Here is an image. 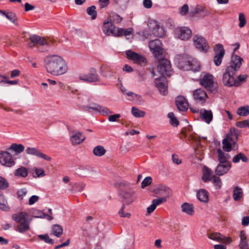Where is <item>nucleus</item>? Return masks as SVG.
Wrapping results in <instances>:
<instances>
[{
	"mask_svg": "<svg viewBox=\"0 0 249 249\" xmlns=\"http://www.w3.org/2000/svg\"><path fill=\"white\" fill-rule=\"evenodd\" d=\"M44 62L47 71L54 76L63 74L68 71L65 61L59 55L48 56L45 57Z\"/></svg>",
	"mask_w": 249,
	"mask_h": 249,
	"instance_id": "nucleus-1",
	"label": "nucleus"
},
{
	"mask_svg": "<svg viewBox=\"0 0 249 249\" xmlns=\"http://www.w3.org/2000/svg\"><path fill=\"white\" fill-rule=\"evenodd\" d=\"M175 62L177 67L183 71H191L196 72L200 70L199 62L186 54L178 55L175 58Z\"/></svg>",
	"mask_w": 249,
	"mask_h": 249,
	"instance_id": "nucleus-2",
	"label": "nucleus"
},
{
	"mask_svg": "<svg viewBox=\"0 0 249 249\" xmlns=\"http://www.w3.org/2000/svg\"><path fill=\"white\" fill-rule=\"evenodd\" d=\"M238 139V132L235 128H231L222 141V148L229 152L238 148L237 142Z\"/></svg>",
	"mask_w": 249,
	"mask_h": 249,
	"instance_id": "nucleus-3",
	"label": "nucleus"
},
{
	"mask_svg": "<svg viewBox=\"0 0 249 249\" xmlns=\"http://www.w3.org/2000/svg\"><path fill=\"white\" fill-rule=\"evenodd\" d=\"M243 59L238 55H233L231 57V64L227 67L223 74V78H234L236 73L239 70Z\"/></svg>",
	"mask_w": 249,
	"mask_h": 249,
	"instance_id": "nucleus-4",
	"label": "nucleus"
},
{
	"mask_svg": "<svg viewBox=\"0 0 249 249\" xmlns=\"http://www.w3.org/2000/svg\"><path fill=\"white\" fill-rule=\"evenodd\" d=\"M157 70L160 74V77L159 78L169 77L174 73L170 61L166 59H163L159 62Z\"/></svg>",
	"mask_w": 249,
	"mask_h": 249,
	"instance_id": "nucleus-5",
	"label": "nucleus"
},
{
	"mask_svg": "<svg viewBox=\"0 0 249 249\" xmlns=\"http://www.w3.org/2000/svg\"><path fill=\"white\" fill-rule=\"evenodd\" d=\"M29 39L31 42L29 44L30 47L32 48L34 45L38 44L40 46L38 48L39 51L44 52L48 50L49 44L45 39L37 36L32 35L30 36Z\"/></svg>",
	"mask_w": 249,
	"mask_h": 249,
	"instance_id": "nucleus-6",
	"label": "nucleus"
},
{
	"mask_svg": "<svg viewBox=\"0 0 249 249\" xmlns=\"http://www.w3.org/2000/svg\"><path fill=\"white\" fill-rule=\"evenodd\" d=\"M0 164L6 167H11L15 165L13 156L7 149L0 151Z\"/></svg>",
	"mask_w": 249,
	"mask_h": 249,
	"instance_id": "nucleus-7",
	"label": "nucleus"
},
{
	"mask_svg": "<svg viewBox=\"0 0 249 249\" xmlns=\"http://www.w3.org/2000/svg\"><path fill=\"white\" fill-rule=\"evenodd\" d=\"M125 53L127 58L133 61L135 64L142 66L147 63V60L144 56L133 52L131 50L126 51Z\"/></svg>",
	"mask_w": 249,
	"mask_h": 249,
	"instance_id": "nucleus-8",
	"label": "nucleus"
},
{
	"mask_svg": "<svg viewBox=\"0 0 249 249\" xmlns=\"http://www.w3.org/2000/svg\"><path fill=\"white\" fill-rule=\"evenodd\" d=\"M147 26L155 36L162 37L164 35V29L162 27L160 26L156 20L150 19L148 22Z\"/></svg>",
	"mask_w": 249,
	"mask_h": 249,
	"instance_id": "nucleus-9",
	"label": "nucleus"
},
{
	"mask_svg": "<svg viewBox=\"0 0 249 249\" xmlns=\"http://www.w3.org/2000/svg\"><path fill=\"white\" fill-rule=\"evenodd\" d=\"M194 42L196 47L200 52L206 53L209 49V46L205 38L201 36L195 35Z\"/></svg>",
	"mask_w": 249,
	"mask_h": 249,
	"instance_id": "nucleus-10",
	"label": "nucleus"
},
{
	"mask_svg": "<svg viewBox=\"0 0 249 249\" xmlns=\"http://www.w3.org/2000/svg\"><path fill=\"white\" fill-rule=\"evenodd\" d=\"M174 32L176 37L183 40H188L192 36V31L187 27L177 28Z\"/></svg>",
	"mask_w": 249,
	"mask_h": 249,
	"instance_id": "nucleus-11",
	"label": "nucleus"
},
{
	"mask_svg": "<svg viewBox=\"0 0 249 249\" xmlns=\"http://www.w3.org/2000/svg\"><path fill=\"white\" fill-rule=\"evenodd\" d=\"M213 51L215 53L213 62L216 66H218L221 64L225 54L223 46L221 44H217L215 46Z\"/></svg>",
	"mask_w": 249,
	"mask_h": 249,
	"instance_id": "nucleus-12",
	"label": "nucleus"
},
{
	"mask_svg": "<svg viewBox=\"0 0 249 249\" xmlns=\"http://www.w3.org/2000/svg\"><path fill=\"white\" fill-rule=\"evenodd\" d=\"M200 85L211 92H215L217 90L218 85L213 79H199Z\"/></svg>",
	"mask_w": 249,
	"mask_h": 249,
	"instance_id": "nucleus-13",
	"label": "nucleus"
},
{
	"mask_svg": "<svg viewBox=\"0 0 249 249\" xmlns=\"http://www.w3.org/2000/svg\"><path fill=\"white\" fill-rule=\"evenodd\" d=\"M193 98L195 102L203 104L206 102L208 96L204 90L199 88L193 91Z\"/></svg>",
	"mask_w": 249,
	"mask_h": 249,
	"instance_id": "nucleus-14",
	"label": "nucleus"
},
{
	"mask_svg": "<svg viewBox=\"0 0 249 249\" xmlns=\"http://www.w3.org/2000/svg\"><path fill=\"white\" fill-rule=\"evenodd\" d=\"M118 28L111 21H109V19H107L104 22L102 30L103 33L107 36L112 35L116 36Z\"/></svg>",
	"mask_w": 249,
	"mask_h": 249,
	"instance_id": "nucleus-15",
	"label": "nucleus"
},
{
	"mask_svg": "<svg viewBox=\"0 0 249 249\" xmlns=\"http://www.w3.org/2000/svg\"><path fill=\"white\" fill-rule=\"evenodd\" d=\"M155 84L159 92L165 96L168 93V84L166 79H155Z\"/></svg>",
	"mask_w": 249,
	"mask_h": 249,
	"instance_id": "nucleus-16",
	"label": "nucleus"
},
{
	"mask_svg": "<svg viewBox=\"0 0 249 249\" xmlns=\"http://www.w3.org/2000/svg\"><path fill=\"white\" fill-rule=\"evenodd\" d=\"M25 153L28 155L35 156L37 157L42 158L47 161H51L52 158L38 150L36 147H28L25 149Z\"/></svg>",
	"mask_w": 249,
	"mask_h": 249,
	"instance_id": "nucleus-17",
	"label": "nucleus"
},
{
	"mask_svg": "<svg viewBox=\"0 0 249 249\" xmlns=\"http://www.w3.org/2000/svg\"><path fill=\"white\" fill-rule=\"evenodd\" d=\"M85 139V136L80 131L72 132L70 137V141L73 145L81 143Z\"/></svg>",
	"mask_w": 249,
	"mask_h": 249,
	"instance_id": "nucleus-18",
	"label": "nucleus"
},
{
	"mask_svg": "<svg viewBox=\"0 0 249 249\" xmlns=\"http://www.w3.org/2000/svg\"><path fill=\"white\" fill-rule=\"evenodd\" d=\"M29 215L25 211H20L12 214V219L18 225L21 222H23L26 219L29 218Z\"/></svg>",
	"mask_w": 249,
	"mask_h": 249,
	"instance_id": "nucleus-19",
	"label": "nucleus"
},
{
	"mask_svg": "<svg viewBox=\"0 0 249 249\" xmlns=\"http://www.w3.org/2000/svg\"><path fill=\"white\" fill-rule=\"evenodd\" d=\"M32 218H28L17 225V231L20 233H24L30 230Z\"/></svg>",
	"mask_w": 249,
	"mask_h": 249,
	"instance_id": "nucleus-20",
	"label": "nucleus"
},
{
	"mask_svg": "<svg viewBox=\"0 0 249 249\" xmlns=\"http://www.w3.org/2000/svg\"><path fill=\"white\" fill-rule=\"evenodd\" d=\"M154 192L156 195L162 196V197H165L166 199L172 194L171 189L169 187L163 185L158 187L154 190Z\"/></svg>",
	"mask_w": 249,
	"mask_h": 249,
	"instance_id": "nucleus-21",
	"label": "nucleus"
},
{
	"mask_svg": "<svg viewBox=\"0 0 249 249\" xmlns=\"http://www.w3.org/2000/svg\"><path fill=\"white\" fill-rule=\"evenodd\" d=\"M123 197L128 203L134 202L137 198V193L134 189L129 188L122 193Z\"/></svg>",
	"mask_w": 249,
	"mask_h": 249,
	"instance_id": "nucleus-22",
	"label": "nucleus"
},
{
	"mask_svg": "<svg viewBox=\"0 0 249 249\" xmlns=\"http://www.w3.org/2000/svg\"><path fill=\"white\" fill-rule=\"evenodd\" d=\"M224 85L228 87H238L246 82V79H222Z\"/></svg>",
	"mask_w": 249,
	"mask_h": 249,
	"instance_id": "nucleus-23",
	"label": "nucleus"
},
{
	"mask_svg": "<svg viewBox=\"0 0 249 249\" xmlns=\"http://www.w3.org/2000/svg\"><path fill=\"white\" fill-rule=\"evenodd\" d=\"M200 118L207 124H210L213 119V114L211 110L203 108L200 110Z\"/></svg>",
	"mask_w": 249,
	"mask_h": 249,
	"instance_id": "nucleus-24",
	"label": "nucleus"
},
{
	"mask_svg": "<svg viewBox=\"0 0 249 249\" xmlns=\"http://www.w3.org/2000/svg\"><path fill=\"white\" fill-rule=\"evenodd\" d=\"M239 243L238 247L239 249H249V244L247 239L246 232L243 230L241 231L239 234Z\"/></svg>",
	"mask_w": 249,
	"mask_h": 249,
	"instance_id": "nucleus-25",
	"label": "nucleus"
},
{
	"mask_svg": "<svg viewBox=\"0 0 249 249\" xmlns=\"http://www.w3.org/2000/svg\"><path fill=\"white\" fill-rule=\"evenodd\" d=\"M176 102L177 107L180 111H185L188 109V103L183 96H178Z\"/></svg>",
	"mask_w": 249,
	"mask_h": 249,
	"instance_id": "nucleus-26",
	"label": "nucleus"
},
{
	"mask_svg": "<svg viewBox=\"0 0 249 249\" xmlns=\"http://www.w3.org/2000/svg\"><path fill=\"white\" fill-rule=\"evenodd\" d=\"M231 166L230 162L220 163L217 166L215 172L219 176L223 175L229 171Z\"/></svg>",
	"mask_w": 249,
	"mask_h": 249,
	"instance_id": "nucleus-27",
	"label": "nucleus"
},
{
	"mask_svg": "<svg viewBox=\"0 0 249 249\" xmlns=\"http://www.w3.org/2000/svg\"><path fill=\"white\" fill-rule=\"evenodd\" d=\"M181 210L187 215H193L195 213L194 206L192 203L184 202L181 205Z\"/></svg>",
	"mask_w": 249,
	"mask_h": 249,
	"instance_id": "nucleus-28",
	"label": "nucleus"
},
{
	"mask_svg": "<svg viewBox=\"0 0 249 249\" xmlns=\"http://www.w3.org/2000/svg\"><path fill=\"white\" fill-rule=\"evenodd\" d=\"M25 147L22 144L12 143L6 149L9 152L11 151L14 153V155H17L22 153L24 150Z\"/></svg>",
	"mask_w": 249,
	"mask_h": 249,
	"instance_id": "nucleus-29",
	"label": "nucleus"
},
{
	"mask_svg": "<svg viewBox=\"0 0 249 249\" xmlns=\"http://www.w3.org/2000/svg\"><path fill=\"white\" fill-rule=\"evenodd\" d=\"M197 198L202 203H207L209 201L208 192L204 189L198 190L196 193Z\"/></svg>",
	"mask_w": 249,
	"mask_h": 249,
	"instance_id": "nucleus-30",
	"label": "nucleus"
},
{
	"mask_svg": "<svg viewBox=\"0 0 249 249\" xmlns=\"http://www.w3.org/2000/svg\"><path fill=\"white\" fill-rule=\"evenodd\" d=\"M214 176L213 175V171L206 166H204L203 169V176L202 177V180L204 182H207L211 180Z\"/></svg>",
	"mask_w": 249,
	"mask_h": 249,
	"instance_id": "nucleus-31",
	"label": "nucleus"
},
{
	"mask_svg": "<svg viewBox=\"0 0 249 249\" xmlns=\"http://www.w3.org/2000/svg\"><path fill=\"white\" fill-rule=\"evenodd\" d=\"M89 108L97 111L104 116H107L112 113V111L109 108L99 105H96L94 107H89Z\"/></svg>",
	"mask_w": 249,
	"mask_h": 249,
	"instance_id": "nucleus-32",
	"label": "nucleus"
},
{
	"mask_svg": "<svg viewBox=\"0 0 249 249\" xmlns=\"http://www.w3.org/2000/svg\"><path fill=\"white\" fill-rule=\"evenodd\" d=\"M14 174L16 177L25 178L28 175V170L27 168L21 166L16 169Z\"/></svg>",
	"mask_w": 249,
	"mask_h": 249,
	"instance_id": "nucleus-33",
	"label": "nucleus"
},
{
	"mask_svg": "<svg viewBox=\"0 0 249 249\" xmlns=\"http://www.w3.org/2000/svg\"><path fill=\"white\" fill-rule=\"evenodd\" d=\"M218 160L220 163L229 162L228 160L231 158L230 155L220 149L217 150Z\"/></svg>",
	"mask_w": 249,
	"mask_h": 249,
	"instance_id": "nucleus-34",
	"label": "nucleus"
},
{
	"mask_svg": "<svg viewBox=\"0 0 249 249\" xmlns=\"http://www.w3.org/2000/svg\"><path fill=\"white\" fill-rule=\"evenodd\" d=\"M0 209L5 212L10 209L5 197L2 194H0Z\"/></svg>",
	"mask_w": 249,
	"mask_h": 249,
	"instance_id": "nucleus-35",
	"label": "nucleus"
},
{
	"mask_svg": "<svg viewBox=\"0 0 249 249\" xmlns=\"http://www.w3.org/2000/svg\"><path fill=\"white\" fill-rule=\"evenodd\" d=\"M236 114L242 117H246L249 115V105H245L239 107L236 110Z\"/></svg>",
	"mask_w": 249,
	"mask_h": 249,
	"instance_id": "nucleus-36",
	"label": "nucleus"
},
{
	"mask_svg": "<svg viewBox=\"0 0 249 249\" xmlns=\"http://www.w3.org/2000/svg\"><path fill=\"white\" fill-rule=\"evenodd\" d=\"M149 47L152 51L159 49L162 47L161 42L159 39L152 40L149 42Z\"/></svg>",
	"mask_w": 249,
	"mask_h": 249,
	"instance_id": "nucleus-37",
	"label": "nucleus"
},
{
	"mask_svg": "<svg viewBox=\"0 0 249 249\" xmlns=\"http://www.w3.org/2000/svg\"><path fill=\"white\" fill-rule=\"evenodd\" d=\"M52 231L53 235L59 237L62 234L63 230L61 226L55 224L52 226Z\"/></svg>",
	"mask_w": 249,
	"mask_h": 249,
	"instance_id": "nucleus-38",
	"label": "nucleus"
},
{
	"mask_svg": "<svg viewBox=\"0 0 249 249\" xmlns=\"http://www.w3.org/2000/svg\"><path fill=\"white\" fill-rule=\"evenodd\" d=\"M243 193L241 188L236 187L233 191V198L234 200L238 201L243 197Z\"/></svg>",
	"mask_w": 249,
	"mask_h": 249,
	"instance_id": "nucleus-39",
	"label": "nucleus"
},
{
	"mask_svg": "<svg viewBox=\"0 0 249 249\" xmlns=\"http://www.w3.org/2000/svg\"><path fill=\"white\" fill-rule=\"evenodd\" d=\"M152 52L155 57L159 60V62L161 60L165 59L164 58V50L162 47L152 51Z\"/></svg>",
	"mask_w": 249,
	"mask_h": 249,
	"instance_id": "nucleus-40",
	"label": "nucleus"
},
{
	"mask_svg": "<svg viewBox=\"0 0 249 249\" xmlns=\"http://www.w3.org/2000/svg\"><path fill=\"white\" fill-rule=\"evenodd\" d=\"M106 152V149L103 146L98 145L95 147L93 150V153L94 155L98 157L104 155Z\"/></svg>",
	"mask_w": 249,
	"mask_h": 249,
	"instance_id": "nucleus-41",
	"label": "nucleus"
},
{
	"mask_svg": "<svg viewBox=\"0 0 249 249\" xmlns=\"http://www.w3.org/2000/svg\"><path fill=\"white\" fill-rule=\"evenodd\" d=\"M78 99L80 104L84 105L89 103L90 102L91 98L87 94L82 93L79 94Z\"/></svg>",
	"mask_w": 249,
	"mask_h": 249,
	"instance_id": "nucleus-42",
	"label": "nucleus"
},
{
	"mask_svg": "<svg viewBox=\"0 0 249 249\" xmlns=\"http://www.w3.org/2000/svg\"><path fill=\"white\" fill-rule=\"evenodd\" d=\"M240 160L246 162L248 161V159L244 154L242 153L235 155L232 159V161L234 163H238Z\"/></svg>",
	"mask_w": 249,
	"mask_h": 249,
	"instance_id": "nucleus-43",
	"label": "nucleus"
},
{
	"mask_svg": "<svg viewBox=\"0 0 249 249\" xmlns=\"http://www.w3.org/2000/svg\"><path fill=\"white\" fill-rule=\"evenodd\" d=\"M131 113L134 117L137 118L143 117L145 115L144 111L141 110L138 108L134 107L131 108Z\"/></svg>",
	"mask_w": 249,
	"mask_h": 249,
	"instance_id": "nucleus-44",
	"label": "nucleus"
},
{
	"mask_svg": "<svg viewBox=\"0 0 249 249\" xmlns=\"http://www.w3.org/2000/svg\"><path fill=\"white\" fill-rule=\"evenodd\" d=\"M209 238L221 243L222 241L223 235L219 232L211 233L208 234Z\"/></svg>",
	"mask_w": 249,
	"mask_h": 249,
	"instance_id": "nucleus-45",
	"label": "nucleus"
},
{
	"mask_svg": "<svg viewBox=\"0 0 249 249\" xmlns=\"http://www.w3.org/2000/svg\"><path fill=\"white\" fill-rule=\"evenodd\" d=\"M108 19H109V21H111V22H112L113 24L119 23L122 21L123 18L118 14L113 13L111 14L109 18Z\"/></svg>",
	"mask_w": 249,
	"mask_h": 249,
	"instance_id": "nucleus-46",
	"label": "nucleus"
},
{
	"mask_svg": "<svg viewBox=\"0 0 249 249\" xmlns=\"http://www.w3.org/2000/svg\"><path fill=\"white\" fill-rule=\"evenodd\" d=\"M132 29H124L123 28H118L116 36H129L132 34Z\"/></svg>",
	"mask_w": 249,
	"mask_h": 249,
	"instance_id": "nucleus-47",
	"label": "nucleus"
},
{
	"mask_svg": "<svg viewBox=\"0 0 249 249\" xmlns=\"http://www.w3.org/2000/svg\"><path fill=\"white\" fill-rule=\"evenodd\" d=\"M125 95L127 96L128 100L132 101H139L141 98V95L137 94L131 91L127 92Z\"/></svg>",
	"mask_w": 249,
	"mask_h": 249,
	"instance_id": "nucleus-48",
	"label": "nucleus"
},
{
	"mask_svg": "<svg viewBox=\"0 0 249 249\" xmlns=\"http://www.w3.org/2000/svg\"><path fill=\"white\" fill-rule=\"evenodd\" d=\"M88 14L91 16L92 19H95L97 17V12L96 11V7L92 5L88 7L87 9Z\"/></svg>",
	"mask_w": 249,
	"mask_h": 249,
	"instance_id": "nucleus-49",
	"label": "nucleus"
},
{
	"mask_svg": "<svg viewBox=\"0 0 249 249\" xmlns=\"http://www.w3.org/2000/svg\"><path fill=\"white\" fill-rule=\"evenodd\" d=\"M203 11L204 8L203 7L197 5L196 7L190 10V11L189 12V15L192 17Z\"/></svg>",
	"mask_w": 249,
	"mask_h": 249,
	"instance_id": "nucleus-50",
	"label": "nucleus"
},
{
	"mask_svg": "<svg viewBox=\"0 0 249 249\" xmlns=\"http://www.w3.org/2000/svg\"><path fill=\"white\" fill-rule=\"evenodd\" d=\"M33 173L36 174V176L34 175L35 178H39L44 177L45 176V171L43 169L34 167L33 168Z\"/></svg>",
	"mask_w": 249,
	"mask_h": 249,
	"instance_id": "nucleus-51",
	"label": "nucleus"
},
{
	"mask_svg": "<svg viewBox=\"0 0 249 249\" xmlns=\"http://www.w3.org/2000/svg\"><path fill=\"white\" fill-rule=\"evenodd\" d=\"M168 117L170 119V124L174 126H177L179 124V122L176 118L175 114L173 112H170L168 114Z\"/></svg>",
	"mask_w": 249,
	"mask_h": 249,
	"instance_id": "nucleus-52",
	"label": "nucleus"
},
{
	"mask_svg": "<svg viewBox=\"0 0 249 249\" xmlns=\"http://www.w3.org/2000/svg\"><path fill=\"white\" fill-rule=\"evenodd\" d=\"M38 237L45 242L50 244H53L54 243L53 240L50 238L48 234H40Z\"/></svg>",
	"mask_w": 249,
	"mask_h": 249,
	"instance_id": "nucleus-53",
	"label": "nucleus"
},
{
	"mask_svg": "<svg viewBox=\"0 0 249 249\" xmlns=\"http://www.w3.org/2000/svg\"><path fill=\"white\" fill-rule=\"evenodd\" d=\"M125 207V205L124 204L122 206L121 208L118 212V214L119 216L121 217H124V218H130L131 216L130 213L128 212H124V209Z\"/></svg>",
	"mask_w": 249,
	"mask_h": 249,
	"instance_id": "nucleus-54",
	"label": "nucleus"
},
{
	"mask_svg": "<svg viewBox=\"0 0 249 249\" xmlns=\"http://www.w3.org/2000/svg\"><path fill=\"white\" fill-rule=\"evenodd\" d=\"M178 13L182 16H185L188 13L189 14L188 5L187 4H184L180 8H179Z\"/></svg>",
	"mask_w": 249,
	"mask_h": 249,
	"instance_id": "nucleus-55",
	"label": "nucleus"
},
{
	"mask_svg": "<svg viewBox=\"0 0 249 249\" xmlns=\"http://www.w3.org/2000/svg\"><path fill=\"white\" fill-rule=\"evenodd\" d=\"M238 19L239 20V26L240 28H243L245 26V25L247 23L246 18H245L244 14L243 13H240L239 14Z\"/></svg>",
	"mask_w": 249,
	"mask_h": 249,
	"instance_id": "nucleus-56",
	"label": "nucleus"
},
{
	"mask_svg": "<svg viewBox=\"0 0 249 249\" xmlns=\"http://www.w3.org/2000/svg\"><path fill=\"white\" fill-rule=\"evenodd\" d=\"M213 183L216 189H220L222 186V182L221 179L216 176H213Z\"/></svg>",
	"mask_w": 249,
	"mask_h": 249,
	"instance_id": "nucleus-57",
	"label": "nucleus"
},
{
	"mask_svg": "<svg viewBox=\"0 0 249 249\" xmlns=\"http://www.w3.org/2000/svg\"><path fill=\"white\" fill-rule=\"evenodd\" d=\"M9 183L6 179L0 176V189L4 190L8 187Z\"/></svg>",
	"mask_w": 249,
	"mask_h": 249,
	"instance_id": "nucleus-58",
	"label": "nucleus"
},
{
	"mask_svg": "<svg viewBox=\"0 0 249 249\" xmlns=\"http://www.w3.org/2000/svg\"><path fill=\"white\" fill-rule=\"evenodd\" d=\"M27 194V190L26 188L20 189L18 191L17 195L18 199L22 200L23 198L26 196Z\"/></svg>",
	"mask_w": 249,
	"mask_h": 249,
	"instance_id": "nucleus-59",
	"label": "nucleus"
},
{
	"mask_svg": "<svg viewBox=\"0 0 249 249\" xmlns=\"http://www.w3.org/2000/svg\"><path fill=\"white\" fill-rule=\"evenodd\" d=\"M18 83V81L15 80H9L8 79H0V83H1L2 85L6 86L7 84L9 85H15Z\"/></svg>",
	"mask_w": 249,
	"mask_h": 249,
	"instance_id": "nucleus-60",
	"label": "nucleus"
},
{
	"mask_svg": "<svg viewBox=\"0 0 249 249\" xmlns=\"http://www.w3.org/2000/svg\"><path fill=\"white\" fill-rule=\"evenodd\" d=\"M152 181V179L150 177H146L142 181L141 187L142 188H144L147 186L149 185Z\"/></svg>",
	"mask_w": 249,
	"mask_h": 249,
	"instance_id": "nucleus-61",
	"label": "nucleus"
},
{
	"mask_svg": "<svg viewBox=\"0 0 249 249\" xmlns=\"http://www.w3.org/2000/svg\"><path fill=\"white\" fill-rule=\"evenodd\" d=\"M34 217L36 218H44L46 217V214L40 210H36L34 212Z\"/></svg>",
	"mask_w": 249,
	"mask_h": 249,
	"instance_id": "nucleus-62",
	"label": "nucleus"
},
{
	"mask_svg": "<svg viewBox=\"0 0 249 249\" xmlns=\"http://www.w3.org/2000/svg\"><path fill=\"white\" fill-rule=\"evenodd\" d=\"M121 115L120 114H115L109 116L108 117V120L110 122H115L118 121Z\"/></svg>",
	"mask_w": 249,
	"mask_h": 249,
	"instance_id": "nucleus-63",
	"label": "nucleus"
},
{
	"mask_svg": "<svg viewBox=\"0 0 249 249\" xmlns=\"http://www.w3.org/2000/svg\"><path fill=\"white\" fill-rule=\"evenodd\" d=\"M5 17L13 23H15L17 20L16 15L14 13L12 12L7 13Z\"/></svg>",
	"mask_w": 249,
	"mask_h": 249,
	"instance_id": "nucleus-64",
	"label": "nucleus"
}]
</instances>
